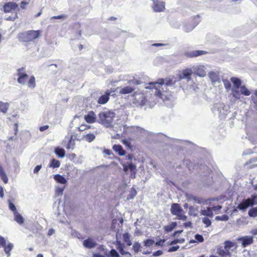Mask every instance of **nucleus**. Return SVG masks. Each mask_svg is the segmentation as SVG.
<instances>
[{
    "instance_id": "1",
    "label": "nucleus",
    "mask_w": 257,
    "mask_h": 257,
    "mask_svg": "<svg viewBox=\"0 0 257 257\" xmlns=\"http://www.w3.org/2000/svg\"><path fill=\"white\" fill-rule=\"evenodd\" d=\"M174 82L171 79H166L165 82L164 79H159L157 81L149 83V86L147 88L152 90V93L157 97L161 98L164 102L169 100V97L164 93V88L167 86H172Z\"/></svg>"
},
{
    "instance_id": "2",
    "label": "nucleus",
    "mask_w": 257,
    "mask_h": 257,
    "mask_svg": "<svg viewBox=\"0 0 257 257\" xmlns=\"http://www.w3.org/2000/svg\"><path fill=\"white\" fill-rule=\"evenodd\" d=\"M40 36V31L30 30L19 34L18 38L19 41L21 42H30L38 39Z\"/></svg>"
},
{
    "instance_id": "3",
    "label": "nucleus",
    "mask_w": 257,
    "mask_h": 257,
    "mask_svg": "<svg viewBox=\"0 0 257 257\" xmlns=\"http://www.w3.org/2000/svg\"><path fill=\"white\" fill-rule=\"evenodd\" d=\"M115 113L112 111H103L99 113L100 123L107 127L111 125Z\"/></svg>"
},
{
    "instance_id": "4",
    "label": "nucleus",
    "mask_w": 257,
    "mask_h": 257,
    "mask_svg": "<svg viewBox=\"0 0 257 257\" xmlns=\"http://www.w3.org/2000/svg\"><path fill=\"white\" fill-rule=\"evenodd\" d=\"M257 205V195H251L250 198L243 200L237 207L240 210L244 211L248 207Z\"/></svg>"
},
{
    "instance_id": "5",
    "label": "nucleus",
    "mask_w": 257,
    "mask_h": 257,
    "mask_svg": "<svg viewBox=\"0 0 257 257\" xmlns=\"http://www.w3.org/2000/svg\"><path fill=\"white\" fill-rule=\"evenodd\" d=\"M17 75L18 77L17 81L18 83L22 85L26 84L29 76L25 72V68L24 67L17 69Z\"/></svg>"
},
{
    "instance_id": "6",
    "label": "nucleus",
    "mask_w": 257,
    "mask_h": 257,
    "mask_svg": "<svg viewBox=\"0 0 257 257\" xmlns=\"http://www.w3.org/2000/svg\"><path fill=\"white\" fill-rule=\"evenodd\" d=\"M133 101L137 105L143 106L146 104L147 99L143 93L135 92L133 95Z\"/></svg>"
},
{
    "instance_id": "7",
    "label": "nucleus",
    "mask_w": 257,
    "mask_h": 257,
    "mask_svg": "<svg viewBox=\"0 0 257 257\" xmlns=\"http://www.w3.org/2000/svg\"><path fill=\"white\" fill-rule=\"evenodd\" d=\"M192 73V70L191 69L183 70L178 75L179 80L181 81L184 79L188 82L191 79V76Z\"/></svg>"
},
{
    "instance_id": "8",
    "label": "nucleus",
    "mask_w": 257,
    "mask_h": 257,
    "mask_svg": "<svg viewBox=\"0 0 257 257\" xmlns=\"http://www.w3.org/2000/svg\"><path fill=\"white\" fill-rule=\"evenodd\" d=\"M194 73L196 75L204 77L206 75V67L204 65H198L193 67Z\"/></svg>"
},
{
    "instance_id": "9",
    "label": "nucleus",
    "mask_w": 257,
    "mask_h": 257,
    "mask_svg": "<svg viewBox=\"0 0 257 257\" xmlns=\"http://www.w3.org/2000/svg\"><path fill=\"white\" fill-rule=\"evenodd\" d=\"M206 52L202 50H193L185 51L184 55L187 57L192 58L206 54Z\"/></svg>"
},
{
    "instance_id": "10",
    "label": "nucleus",
    "mask_w": 257,
    "mask_h": 257,
    "mask_svg": "<svg viewBox=\"0 0 257 257\" xmlns=\"http://www.w3.org/2000/svg\"><path fill=\"white\" fill-rule=\"evenodd\" d=\"M237 240L241 242V245L243 247H245L253 242V238L252 236H245L238 238Z\"/></svg>"
},
{
    "instance_id": "11",
    "label": "nucleus",
    "mask_w": 257,
    "mask_h": 257,
    "mask_svg": "<svg viewBox=\"0 0 257 257\" xmlns=\"http://www.w3.org/2000/svg\"><path fill=\"white\" fill-rule=\"evenodd\" d=\"M170 211L173 215H176L177 216H178L181 213L183 212V209L178 203H173L171 205Z\"/></svg>"
},
{
    "instance_id": "12",
    "label": "nucleus",
    "mask_w": 257,
    "mask_h": 257,
    "mask_svg": "<svg viewBox=\"0 0 257 257\" xmlns=\"http://www.w3.org/2000/svg\"><path fill=\"white\" fill-rule=\"evenodd\" d=\"M208 77L211 79L212 83L214 85L220 82V79L217 72L210 71L208 73Z\"/></svg>"
},
{
    "instance_id": "13",
    "label": "nucleus",
    "mask_w": 257,
    "mask_h": 257,
    "mask_svg": "<svg viewBox=\"0 0 257 257\" xmlns=\"http://www.w3.org/2000/svg\"><path fill=\"white\" fill-rule=\"evenodd\" d=\"M153 8L155 12H162L165 9V3L160 2L159 0H153Z\"/></svg>"
},
{
    "instance_id": "14",
    "label": "nucleus",
    "mask_w": 257,
    "mask_h": 257,
    "mask_svg": "<svg viewBox=\"0 0 257 257\" xmlns=\"http://www.w3.org/2000/svg\"><path fill=\"white\" fill-rule=\"evenodd\" d=\"M84 119L87 123H92L96 121V115L93 111H89L84 115Z\"/></svg>"
},
{
    "instance_id": "15",
    "label": "nucleus",
    "mask_w": 257,
    "mask_h": 257,
    "mask_svg": "<svg viewBox=\"0 0 257 257\" xmlns=\"http://www.w3.org/2000/svg\"><path fill=\"white\" fill-rule=\"evenodd\" d=\"M97 243L93 239L88 238L83 241V246L87 248H92L96 246Z\"/></svg>"
},
{
    "instance_id": "16",
    "label": "nucleus",
    "mask_w": 257,
    "mask_h": 257,
    "mask_svg": "<svg viewBox=\"0 0 257 257\" xmlns=\"http://www.w3.org/2000/svg\"><path fill=\"white\" fill-rule=\"evenodd\" d=\"M18 5L14 3H8L4 6V11L6 13H9L12 10H15L18 8Z\"/></svg>"
},
{
    "instance_id": "17",
    "label": "nucleus",
    "mask_w": 257,
    "mask_h": 257,
    "mask_svg": "<svg viewBox=\"0 0 257 257\" xmlns=\"http://www.w3.org/2000/svg\"><path fill=\"white\" fill-rule=\"evenodd\" d=\"M110 91L107 90L104 95H101L98 100V103L101 104H105L109 100Z\"/></svg>"
},
{
    "instance_id": "18",
    "label": "nucleus",
    "mask_w": 257,
    "mask_h": 257,
    "mask_svg": "<svg viewBox=\"0 0 257 257\" xmlns=\"http://www.w3.org/2000/svg\"><path fill=\"white\" fill-rule=\"evenodd\" d=\"M225 105L223 103H216L215 105V108L218 111L220 115H226L227 110H224Z\"/></svg>"
},
{
    "instance_id": "19",
    "label": "nucleus",
    "mask_w": 257,
    "mask_h": 257,
    "mask_svg": "<svg viewBox=\"0 0 257 257\" xmlns=\"http://www.w3.org/2000/svg\"><path fill=\"white\" fill-rule=\"evenodd\" d=\"M117 89H119V93L122 94H126L132 93L135 90V88L132 86H126L123 88H117Z\"/></svg>"
},
{
    "instance_id": "20",
    "label": "nucleus",
    "mask_w": 257,
    "mask_h": 257,
    "mask_svg": "<svg viewBox=\"0 0 257 257\" xmlns=\"http://www.w3.org/2000/svg\"><path fill=\"white\" fill-rule=\"evenodd\" d=\"M123 170L125 172L127 171L128 170L132 173L131 176L133 175V173L135 175L136 172V167L132 163H130L127 165H123Z\"/></svg>"
},
{
    "instance_id": "21",
    "label": "nucleus",
    "mask_w": 257,
    "mask_h": 257,
    "mask_svg": "<svg viewBox=\"0 0 257 257\" xmlns=\"http://www.w3.org/2000/svg\"><path fill=\"white\" fill-rule=\"evenodd\" d=\"M113 150L119 156H122L125 155V151L123 149L121 146L119 145H114L112 147Z\"/></svg>"
},
{
    "instance_id": "22",
    "label": "nucleus",
    "mask_w": 257,
    "mask_h": 257,
    "mask_svg": "<svg viewBox=\"0 0 257 257\" xmlns=\"http://www.w3.org/2000/svg\"><path fill=\"white\" fill-rule=\"evenodd\" d=\"M14 220L19 224H22L24 222V219L22 215L18 211L14 214Z\"/></svg>"
},
{
    "instance_id": "23",
    "label": "nucleus",
    "mask_w": 257,
    "mask_h": 257,
    "mask_svg": "<svg viewBox=\"0 0 257 257\" xmlns=\"http://www.w3.org/2000/svg\"><path fill=\"white\" fill-rule=\"evenodd\" d=\"M54 180L58 183L65 184L67 183L66 179L62 175L57 174L54 176Z\"/></svg>"
},
{
    "instance_id": "24",
    "label": "nucleus",
    "mask_w": 257,
    "mask_h": 257,
    "mask_svg": "<svg viewBox=\"0 0 257 257\" xmlns=\"http://www.w3.org/2000/svg\"><path fill=\"white\" fill-rule=\"evenodd\" d=\"M217 252L218 254L223 257H227L230 256V253L229 250L225 249V247L224 248H218L217 249Z\"/></svg>"
},
{
    "instance_id": "25",
    "label": "nucleus",
    "mask_w": 257,
    "mask_h": 257,
    "mask_svg": "<svg viewBox=\"0 0 257 257\" xmlns=\"http://www.w3.org/2000/svg\"><path fill=\"white\" fill-rule=\"evenodd\" d=\"M9 103L0 101V112L6 113L9 109Z\"/></svg>"
},
{
    "instance_id": "26",
    "label": "nucleus",
    "mask_w": 257,
    "mask_h": 257,
    "mask_svg": "<svg viewBox=\"0 0 257 257\" xmlns=\"http://www.w3.org/2000/svg\"><path fill=\"white\" fill-rule=\"evenodd\" d=\"M55 153L58 157L61 158H64L65 155V150L63 149L60 148L59 147H57L55 148Z\"/></svg>"
},
{
    "instance_id": "27",
    "label": "nucleus",
    "mask_w": 257,
    "mask_h": 257,
    "mask_svg": "<svg viewBox=\"0 0 257 257\" xmlns=\"http://www.w3.org/2000/svg\"><path fill=\"white\" fill-rule=\"evenodd\" d=\"M201 213L204 216H209L212 217L213 216V213L212 212L211 207H208L206 209L201 210Z\"/></svg>"
},
{
    "instance_id": "28",
    "label": "nucleus",
    "mask_w": 257,
    "mask_h": 257,
    "mask_svg": "<svg viewBox=\"0 0 257 257\" xmlns=\"http://www.w3.org/2000/svg\"><path fill=\"white\" fill-rule=\"evenodd\" d=\"M27 86L29 88L33 89L36 87V80L34 76L32 75L27 83Z\"/></svg>"
},
{
    "instance_id": "29",
    "label": "nucleus",
    "mask_w": 257,
    "mask_h": 257,
    "mask_svg": "<svg viewBox=\"0 0 257 257\" xmlns=\"http://www.w3.org/2000/svg\"><path fill=\"white\" fill-rule=\"evenodd\" d=\"M3 247H4L5 252L7 254L8 256L10 257V255H11L10 252L12 250V249H13V248L14 247V245L12 243L9 242L7 244V245L6 244Z\"/></svg>"
},
{
    "instance_id": "30",
    "label": "nucleus",
    "mask_w": 257,
    "mask_h": 257,
    "mask_svg": "<svg viewBox=\"0 0 257 257\" xmlns=\"http://www.w3.org/2000/svg\"><path fill=\"white\" fill-rule=\"evenodd\" d=\"M0 177L5 184L8 183V178L4 170L0 165Z\"/></svg>"
},
{
    "instance_id": "31",
    "label": "nucleus",
    "mask_w": 257,
    "mask_h": 257,
    "mask_svg": "<svg viewBox=\"0 0 257 257\" xmlns=\"http://www.w3.org/2000/svg\"><path fill=\"white\" fill-rule=\"evenodd\" d=\"M236 247L237 246L236 243L230 241H226L224 242V247L225 249L229 250L231 248L235 249Z\"/></svg>"
},
{
    "instance_id": "32",
    "label": "nucleus",
    "mask_w": 257,
    "mask_h": 257,
    "mask_svg": "<svg viewBox=\"0 0 257 257\" xmlns=\"http://www.w3.org/2000/svg\"><path fill=\"white\" fill-rule=\"evenodd\" d=\"M231 81L233 84V88H239L241 86V80L236 77L231 78Z\"/></svg>"
},
{
    "instance_id": "33",
    "label": "nucleus",
    "mask_w": 257,
    "mask_h": 257,
    "mask_svg": "<svg viewBox=\"0 0 257 257\" xmlns=\"http://www.w3.org/2000/svg\"><path fill=\"white\" fill-rule=\"evenodd\" d=\"M177 226L176 222H172L170 224L165 226L164 227V230L166 233L171 232Z\"/></svg>"
},
{
    "instance_id": "34",
    "label": "nucleus",
    "mask_w": 257,
    "mask_h": 257,
    "mask_svg": "<svg viewBox=\"0 0 257 257\" xmlns=\"http://www.w3.org/2000/svg\"><path fill=\"white\" fill-rule=\"evenodd\" d=\"M232 95L236 99H239L241 96V93L239 92V88H232Z\"/></svg>"
},
{
    "instance_id": "35",
    "label": "nucleus",
    "mask_w": 257,
    "mask_h": 257,
    "mask_svg": "<svg viewBox=\"0 0 257 257\" xmlns=\"http://www.w3.org/2000/svg\"><path fill=\"white\" fill-rule=\"evenodd\" d=\"M60 161L58 160H57L55 159H53L51 160L50 165H49V167L50 168H58L60 167Z\"/></svg>"
},
{
    "instance_id": "36",
    "label": "nucleus",
    "mask_w": 257,
    "mask_h": 257,
    "mask_svg": "<svg viewBox=\"0 0 257 257\" xmlns=\"http://www.w3.org/2000/svg\"><path fill=\"white\" fill-rule=\"evenodd\" d=\"M84 138L86 141L91 143L95 139V136L93 134H88L84 136Z\"/></svg>"
},
{
    "instance_id": "37",
    "label": "nucleus",
    "mask_w": 257,
    "mask_h": 257,
    "mask_svg": "<svg viewBox=\"0 0 257 257\" xmlns=\"http://www.w3.org/2000/svg\"><path fill=\"white\" fill-rule=\"evenodd\" d=\"M240 91L241 94L245 96H249L250 94V91L244 85L240 87Z\"/></svg>"
},
{
    "instance_id": "38",
    "label": "nucleus",
    "mask_w": 257,
    "mask_h": 257,
    "mask_svg": "<svg viewBox=\"0 0 257 257\" xmlns=\"http://www.w3.org/2000/svg\"><path fill=\"white\" fill-rule=\"evenodd\" d=\"M123 239L128 246L132 245V242L130 239V235L128 233H125L123 234Z\"/></svg>"
},
{
    "instance_id": "39",
    "label": "nucleus",
    "mask_w": 257,
    "mask_h": 257,
    "mask_svg": "<svg viewBox=\"0 0 257 257\" xmlns=\"http://www.w3.org/2000/svg\"><path fill=\"white\" fill-rule=\"evenodd\" d=\"M73 136H71L70 137V140H69L68 144H67L66 146V148L67 149H73L74 146L75 145V141L72 139Z\"/></svg>"
},
{
    "instance_id": "40",
    "label": "nucleus",
    "mask_w": 257,
    "mask_h": 257,
    "mask_svg": "<svg viewBox=\"0 0 257 257\" xmlns=\"http://www.w3.org/2000/svg\"><path fill=\"white\" fill-rule=\"evenodd\" d=\"M248 215L251 217L257 216V207L250 209L248 211Z\"/></svg>"
},
{
    "instance_id": "41",
    "label": "nucleus",
    "mask_w": 257,
    "mask_h": 257,
    "mask_svg": "<svg viewBox=\"0 0 257 257\" xmlns=\"http://www.w3.org/2000/svg\"><path fill=\"white\" fill-rule=\"evenodd\" d=\"M195 27V25H185L183 27V30L186 32H189L192 31Z\"/></svg>"
},
{
    "instance_id": "42",
    "label": "nucleus",
    "mask_w": 257,
    "mask_h": 257,
    "mask_svg": "<svg viewBox=\"0 0 257 257\" xmlns=\"http://www.w3.org/2000/svg\"><path fill=\"white\" fill-rule=\"evenodd\" d=\"M65 189V187H57L55 191V194L57 196L62 195Z\"/></svg>"
},
{
    "instance_id": "43",
    "label": "nucleus",
    "mask_w": 257,
    "mask_h": 257,
    "mask_svg": "<svg viewBox=\"0 0 257 257\" xmlns=\"http://www.w3.org/2000/svg\"><path fill=\"white\" fill-rule=\"evenodd\" d=\"M9 209L13 212L14 214L15 212H17V209L15 205L10 200L8 201Z\"/></svg>"
},
{
    "instance_id": "44",
    "label": "nucleus",
    "mask_w": 257,
    "mask_h": 257,
    "mask_svg": "<svg viewBox=\"0 0 257 257\" xmlns=\"http://www.w3.org/2000/svg\"><path fill=\"white\" fill-rule=\"evenodd\" d=\"M137 195V192L134 189L132 188L128 196L127 197V200L132 199L134 198L135 196H136Z\"/></svg>"
},
{
    "instance_id": "45",
    "label": "nucleus",
    "mask_w": 257,
    "mask_h": 257,
    "mask_svg": "<svg viewBox=\"0 0 257 257\" xmlns=\"http://www.w3.org/2000/svg\"><path fill=\"white\" fill-rule=\"evenodd\" d=\"M110 255L111 257H119V254L114 249H112L109 252Z\"/></svg>"
},
{
    "instance_id": "46",
    "label": "nucleus",
    "mask_w": 257,
    "mask_h": 257,
    "mask_svg": "<svg viewBox=\"0 0 257 257\" xmlns=\"http://www.w3.org/2000/svg\"><path fill=\"white\" fill-rule=\"evenodd\" d=\"M217 220H223L226 221L228 219V216L226 215H223L221 216H217L215 217Z\"/></svg>"
},
{
    "instance_id": "47",
    "label": "nucleus",
    "mask_w": 257,
    "mask_h": 257,
    "mask_svg": "<svg viewBox=\"0 0 257 257\" xmlns=\"http://www.w3.org/2000/svg\"><path fill=\"white\" fill-rule=\"evenodd\" d=\"M224 85L226 89H230L231 88V83L227 80H223Z\"/></svg>"
},
{
    "instance_id": "48",
    "label": "nucleus",
    "mask_w": 257,
    "mask_h": 257,
    "mask_svg": "<svg viewBox=\"0 0 257 257\" xmlns=\"http://www.w3.org/2000/svg\"><path fill=\"white\" fill-rule=\"evenodd\" d=\"M119 252L120 253V254L121 255H126V257H131V254L127 251H124L123 249V247H121V248L120 249Z\"/></svg>"
},
{
    "instance_id": "49",
    "label": "nucleus",
    "mask_w": 257,
    "mask_h": 257,
    "mask_svg": "<svg viewBox=\"0 0 257 257\" xmlns=\"http://www.w3.org/2000/svg\"><path fill=\"white\" fill-rule=\"evenodd\" d=\"M202 221L206 225V227L210 225L211 223V220L207 217H204L202 219Z\"/></svg>"
},
{
    "instance_id": "50",
    "label": "nucleus",
    "mask_w": 257,
    "mask_h": 257,
    "mask_svg": "<svg viewBox=\"0 0 257 257\" xmlns=\"http://www.w3.org/2000/svg\"><path fill=\"white\" fill-rule=\"evenodd\" d=\"M195 238L199 242H202L204 240L203 237L199 234H197L195 235Z\"/></svg>"
},
{
    "instance_id": "51",
    "label": "nucleus",
    "mask_w": 257,
    "mask_h": 257,
    "mask_svg": "<svg viewBox=\"0 0 257 257\" xmlns=\"http://www.w3.org/2000/svg\"><path fill=\"white\" fill-rule=\"evenodd\" d=\"M140 247L141 245L138 242L135 243L133 245L134 249L136 252H138L140 251Z\"/></svg>"
},
{
    "instance_id": "52",
    "label": "nucleus",
    "mask_w": 257,
    "mask_h": 257,
    "mask_svg": "<svg viewBox=\"0 0 257 257\" xmlns=\"http://www.w3.org/2000/svg\"><path fill=\"white\" fill-rule=\"evenodd\" d=\"M154 243V241L152 239H147L144 241L145 245L146 246H150Z\"/></svg>"
},
{
    "instance_id": "53",
    "label": "nucleus",
    "mask_w": 257,
    "mask_h": 257,
    "mask_svg": "<svg viewBox=\"0 0 257 257\" xmlns=\"http://www.w3.org/2000/svg\"><path fill=\"white\" fill-rule=\"evenodd\" d=\"M178 219L185 221L187 219V216L184 214V212L179 214L178 216Z\"/></svg>"
},
{
    "instance_id": "54",
    "label": "nucleus",
    "mask_w": 257,
    "mask_h": 257,
    "mask_svg": "<svg viewBox=\"0 0 257 257\" xmlns=\"http://www.w3.org/2000/svg\"><path fill=\"white\" fill-rule=\"evenodd\" d=\"M6 244V240L5 239L0 236V247L4 246Z\"/></svg>"
},
{
    "instance_id": "55",
    "label": "nucleus",
    "mask_w": 257,
    "mask_h": 257,
    "mask_svg": "<svg viewBox=\"0 0 257 257\" xmlns=\"http://www.w3.org/2000/svg\"><path fill=\"white\" fill-rule=\"evenodd\" d=\"M179 248V246H172L171 247L169 250H168V251L169 252H173V251H177Z\"/></svg>"
},
{
    "instance_id": "56",
    "label": "nucleus",
    "mask_w": 257,
    "mask_h": 257,
    "mask_svg": "<svg viewBox=\"0 0 257 257\" xmlns=\"http://www.w3.org/2000/svg\"><path fill=\"white\" fill-rule=\"evenodd\" d=\"M221 208H222V206L221 205H217V206H215L212 207H211L212 212H213V211H218V210H220Z\"/></svg>"
},
{
    "instance_id": "57",
    "label": "nucleus",
    "mask_w": 257,
    "mask_h": 257,
    "mask_svg": "<svg viewBox=\"0 0 257 257\" xmlns=\"http://www.w3.org/2000/svg\"><path fill=\"white\" fill-rule=\"evenodd\" d=\"M191 198L193 199L197 203H198V204H200L201 203V200H200V199L199 198H198V197H197L196 196H194L191 195Z\"/></svg>"
},
{
    "instance_id": "58",
    "label": "nucleus",
    "mask_w": 257,
    "mask_h": 257,
    "mask_svg": "<svg viewBox=\"0 0 257 257\" xmlns=\"http://www.w3.org/2000/svg\"><path fill=\"white\" fill-rule=\"evenodd\" d=\"M41 168L42 166L41 165L36 166L34 169V173H37L40 171Z\"/></svg>"
},
{
    "instance_id": "59",
    "label": "nucleus",
    "mask_w": 257,
    "mask_h": 257,
    "mask_svg": "<svg viewBox=\"0 0 257 257\" xmlns=\"http://www.w3.org/2000/svg\"><path fill=\"white\" fill-rule=\"evenodd\" d=\"M163 252L161 250H157L153 253V256H157L162 255Z\"/></svg>"
},
{
    "instance_id": "60",
    "label": "nucleus",
    "mask_w": 257,
    "mask_h": 257,
    "mask_svg": "<svg viewBox=\"0 0 257 257\" xmlns=\"http://www.w3.org/2000/svg\"><path fill=\"white\" fill-rule=\"evenodd\" d=\"M66 17L64 15H59L57 16H54L51 18V19H61L64 18H65Z\"/></svg>"
},
{
    "instance_id": "61",
    "label": "nucleus",
    "mask_w": 257,
    "mask_h": 257,
    "mask_svg": "<svg viewBox=\"0 0 257 257\" xmlns=\"http://www.w3.org/2000/svg\"><path fill=\"white\" fill-rule=\"evenodd\" d=\"M28 3L25 2H22L21 3L20 7L22 9H25L26 6L28 5Z\"/></svg>"
},
{
    "instance_id": "62",
    "label": "nucleus",
    "mask_w": 257,
    "mask_h": 257,
    "mask_svg": "<svg viewBox=\"0 0 257 257\" xmlns=\"http://www.w3.org/2000/svg\"><path fill=\"white\" fill-rule=\"evenodd\" d=\"M0 197L3 198L4 197V188L2 186L0 187Z\"/></svg>"
},
{
    "instance_id": "63",
    "label": "nucleus",
    "mask_w": 257,
    "mask_h": 257,
    "mask_svg": "<svg viewBox=\"0 0 257 257\" xmlns=\"http://www.w3.org/2000/svg\"><path fill=\"white\" fill-rule=\"evenodd\" d=\"M48 128H49V125H44V126H41L40 127V130L41 132H43V131L46 130L47 129H48Z\"/></svg>"
},
{
    "instance_id": "64",
    "label": "nucleus",
    "mask_w": 257,
    "mask_h": 257,
    "mask_svg": "<svg viewBox=\"0 0 257 257\" xmlns=\"http://www.w3.org/2000/svg\"><path fill=\"white\" fill-rule=\"evenodd\" d=\"M93 257H105L104 255L100 254V253H95L93 255Z\"/></svg>"
}]
</instances>
